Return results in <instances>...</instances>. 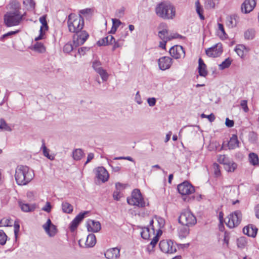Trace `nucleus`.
<instances>
[{
  "label": "nucleus",
  "mask_w": 259,
  "mask_h": 259,
  "mask_svg": "<svg viewBox=\"0 0 259 259\" xmlns=\"http://www.w3.org/2000/svg\"><path fill=\"white\" fill-rule=\"evenodd\" d=\"M34 176L33 170L27 166L18 165L15 170V178L19 185H25L29 183Z\"/></svg>",
  "instance_id": "1"
},
{
  "label": "nucleus",
  "mask_w": 259,
  "mask_h": 259,
  "mask_svg": "<svg viewBox=\"0 0 259 259\" xmlns=\"http://www.w3.org/2000/svg\"><path fill=\"white\" fill-rule=\"evenodd\" d=\"M155 13L159 17L163 19H173L176 16V9L170 2L164 1L156 6Z\"/></svg>",
  "instance_id": "2"
},
{
  "label": "nucleus",
  "mask_w": 259,
  "mask_h": 259,
  "mask_svg": "<svg viewBox=\"0 0 259 259\" xmlns=\"http://www.w3.org/2000/svg\"><path fill=\"white\" fill-rule=\"evenodd\" d=\"M67 24L70 32H77L83 28L84 19L81 15L76 16L74 14H71L68 16Z\"/></svg>",
  "instance_id": "3"
},
{
  "label": "nucleus",
  "mask_w": 259,
  "mask_h": 259,
  "mask_svg": "<svg viewBox=\"0 0 259 259\" xmlns=\"http://www.w3.org/2000/svg\"><path fill=\"white\" fill-rule=\"evenodd\" d=\"M24 15L21 13L8 12L4 16V22L7 27L19 25L24 18Z\"/></svg>",
  "instance_id": "4"
},
{
  "label": "nucleus",
  "mask_w": 259,
  "mask_h": 259,
  "mask_svg": "<svg viewBox=\"0 0 259 259\" xmlns=\"http://www.w3.org/2000/svg\"><path fill=\"white\" fill-rule=\"evenodd\" d=\"M179 222L183 226L191 227L196 223L197 220L195 216L190 211L184 210L179 216Z\"/></svg>",
  "instance_id": "5"
},
{
  "label": "nucleus",
  "mask_w": 259,
  "mask_h": 259,
  "mask_svg": "<svg viewBox=\"0 0 259 259\" xmlns=\"http://www.w3.org/2000/svg\"><path fill=\"white\" fill-rule=\"evenodd\" d=\"M127 202L131 205H135L139 207H144L146 206V202L144 201L139 189L133 190L131 198H127Z\"/></svg>",
  "instance_id": "6"
},
{
  "label": "nucleus",
  "mask_w": 259,
  "mask_h": 259,
  "mask_svg": "<svg viewBox=\"0 0 259 259\" xmlns=\"http://www.w3.org/2000/svg\"><path fill=\"white\" fill-rule=\"evenodd\" d=\"M226 224L230 228H233L237 227L240 223L242 219V213L237 210L230 214L226 219Z\"/></svg>",
  "instance_id": "7"
},
{
  "label": "nucleus",
  "mask_w": 259,
  "mask_h": 259,
  "mask_svg": "<svg viewBox=\"0 0 259 259\" xmlns=\"http://www.w3.org/2000/svg\"><path fill=\"white\" fill-rule=\"evenodd\" d=\"M159 246L160 250L166 253L171 254L177 251L176 246L171 240H161L159 242Z\"/></svg>",
  "instance_id": "8"
},
{
  "label": "nucleus",
  "mask_w": 259,
  "mask_h": 259,
  "mask_svg": "<svg viewBox=\"0 0 259 259\" xmlns=\"http://www.w3.org/2000/svg\"><path fill=\"white\" fill-rule=\"evenodd\" d=\"M74 33L73 37V44L75 48L83 45L89 36V34L84 30H80Z\"/></svg>",
  "instance_id": "9"
},
{
  "label": "nucleus",
  "mask_w": 259,
  "mask_h": 259,
  "mask_svg": "<svg viewBox=\"0 0 259 259\" xmlns=\"http://www.w3.org/2000/svg\"><path fill=\"white\" fill-rule=\"evenodd\" d=\"M178 190L182 195H189L193 193L195 189L188 182H184L178 186Z\"/></svg>",
  "instance_id": "10"
},
{
  "label": "nucleus",
  "mask_w": 259,
  "mask_h": 259,
  "mask_svg": "<svg viewBox=\"0 0 259 259\" xmlns=\"http://www.w3.org/2000/svg\"><path fill=\"white\" fill-rule=\"evenodd\" d=\"M205 52L208 57L213 58L219 57L223 52L222 45L221 43H218L206 50Z\"/></svg>",
  "instance_id": "11"
},
{
  "label": "nucleus",
  "mask_w": 259,
  "mask_h": 259,
  "mask_svg": "<svg viewBox=\"0 0 259 259\" xmlns=\"http://www.w3.org/2000/svg\"><path fill=\"white\" fill-rule=\"evenodd\" d=\"M169 54L171 56L176 59L184 58L185 56V52L181 46H175L169 50Z\"/></svg>",
  "instance_id": "12"
},
{
  "label": "nucleus",
  "mask_w": 259,
  "mask_h": 259,
  "mask_svg": "<svg viewBox=\"0 0 259 259\" xmlns=\"http://www.w3.org/2000/svg\"><path fill=\"white\" fill-rule=\"evenodd\" d=\"M42 228L50 237H54L57 232L56 226L52 223L50 219L42 225Z\"/></svg>",
  "instance_id": "13"
},
{
  "label": "nucleus",
  "mask_w": 259,
  "mask_h": 259,
  "mask_svg": "<svg viewBox=\"0 0 259 259\" xmlns=\"http://www.w3.org/2000/svg\"><path fill=\"white\" fill-rule=\"evenodd\" d=\"M88 213V211H84L79 213L71 222L70 225V230L71 232H73L77 228L79 223L83 219L85 215Z\"/></svg>",
  "instance_id": "14"
},
{
  "label": "nucleus",
  "mask_w": 259,
  "mask_h": 259,
  "mask_svg": "<svg viewBox=\"0 0 259 259\" xmlns=\"http://www.w3.org/2000/svg\"><path fill=\"white\" fill-rule=\"evenodd\" d=\"M104 255L107 259H119L120 249L118 247L110 248L105 252Z\"/></svg>",
  "instance_id": "15"
},
{
  "label": "nucleus",
  "mask_w": 259,
  "mask_h": 259,
  "mask_svg": "<svg viewBox=\"0 0 259 259\" xmlns=\"http://www.w3.org/2000/svg\"><path fill=\"white\" fill-rule=\"evenodd\" d=\"M172 64V59L169 57H162L158 59V65L162 70L170 68Z\"/></svg>",
  "instance_id": "16"
},
{
  "label": "nucleus",
  "mask_w": 259,
  "mask_h": 259,
  "mask_svg": "<svg viewBox=\"0 0 259 259\" xmlns=\"http://www.w3.org/2000/svg\"><path fill=\"white\" fill-rule=\"evenodd\" d=\"M256 5L255 0H245L241 5V11L244 13L250 12Z\"/></svg>",
  "instance_id": "17"
},
{
  "label": "nucleus",
  "mask_w": 259,
  "mask_h": 259,
  "mask_svg": "<svg viewBox=\"0 0 259 259\" xmlns=\"http://www.w3.org/2000/svg\"><path fill=\"white\" fill-rule=\"evenodd\" d=\"M96 176L98 179L102 181L103 182L107 181L109 178V174L106 169L101 166L99 167L96 170Z\"/></svg>",
  "instance_id": "18"
},
{
  "label": "nucleus",
  "mask_w": 259,
  "mask_h": 259,
  "mask_svg": "<svg viewBox=\"0 0 259 259\" xmlns=\"http://www.w3.org/2000/svg\"><path fill=\"white\" fill-rule=\"evenodd\" d=\"M87 228L89 231L98 232L101 229V226L99 222L90 220L87 222Z\"/></svg>",
  "instance_id": "19"
},
{
  "label": "nucleus",
  "mask_w": 259,
  "mask_h": 259,
  "mask_svg": "<svg viewBox=\"0 0 259 259\" xmlns=\"http://www.w3.org/2000/svg\"><path fill=\"white\" fill-rule=\"evenodd\" d=\"M257 232V229L253 225H249L243 229V232L248 236L255 237Z\"/></svg>",
  "instance_id": "20"
},
{
  "label": "nucleus",
  "mask_w": 259,
  "mask_h": 259,
  "mask_svg": "<svg viewBox=\"0 0 259 259\" xmlns=\"http://www.w3.org/2000/svg\"><path fill=\"white\" fill-rule=\"evenodd\" d=\"M7 9L10 10L9 12L13 13H21L20 4L16 0H12L7 6Z\"/></svg>",
  "instance_id": "21"
},
{
  "label": "nucleus",
  "mask_w": 259,
  "mask_h": 259,
  "mask_svg": "<svg viewBox=\"0 0 259 259\" xmlns=\"http://www.w3.org/2000/svg\"><path fill=\"white\" fill-rule=\"evenodd\" d=\"M198 72L199 75L205 77L207 75V71L206 70V66L204 64L203 61L201 59V58H199L198 60Z\"/></svg>",
  "instance_id": "22"
},
{
  "label": "nucleus",
  "mask_w": 259,
  "mask_h": 259,
  "mask_svg": "<svg viewBox=\"0 0 259 259\" xmlns=\"http://www.w3.org/2000/svg\"><path fill=\"white\" fill-rule=\"evenodd\" d=\"M228 146L229 149H234L239 146V141L236 135H233L230 138L228 143Z\"/></svg>",
  "instance_id": "23"
},
{
  "label": "nucleus",
  "mask_w": 259,
  "mask_h": 259,
  "mask_svg": "<svg viewBox=\"0 0 259 259\" xmlns=\"http://www.w3.org/2000/svg\"><path fill=\"white\" fill-rule=\"evenodd\" d=\"M96 243V236L93 234H89L87 238L86 241L85 243V246L87 247H92Z\"/></svg>",
  "instance_id": "24"
},
{
  "label": "nucleus",
  "mask_w": 259,
  "mask_h": 259,
  "mask_svg": "<svg viewBox=\"0 0 259 259\" xmlns=\"http://www.w3.org/2000/svg\"><path fill=\"white\" fill-rule=\"evenodd\" d=\"M18 203L21 210L24 212L32 211L35 208L34 205H30L29 204L25 203L21 201H19Z\"/></svg>",
  "instance_id": "25"
},
{
  "label": "nucleus",
  "mask_w": 259,
  "mask_h": 259,
  "mask_svg": "<svg viewBox=\"0 0 259 259\" xmlns=\"http://www.w3.org/2000/svg\"><path fill=\"white\" fill-rule=\"evenodd\" d=\"M244 50H245L246 52H248L249 49H248L245 46L243 45H237L235 49V51L236 52L238 55L241 58H242L244 55Z\"/></svg>",
  "instance_id": "26"
},
{
  "label": "nucleus",
  "mask_w": 259,
  "mask_h": 259,
  "mask_svg": "<svg viewBox=\"0 0 259 259\" xmlns=\"http://www.w3.org/2000/svg\"><path fill=\"white\" fill-rule=\"evenodd\" d=\"M189 227L183 226L180 228L178 230V235L180 238H186L189 233Z\"/></svg>",
  "instance_id": "27"
},
{
  "label": "nucleus",
  "mask_w": 259,
  "mask_h": 259,
  "mask_svg": "<svg viewBox=\"0 0 259 259\" xmlns=\"http://www.w3.org/2000/svg\"><path fill=\"white\" fill-rule=\"evenodd\" d=\"M83 155V151L81 149H76L72 152V156L75 160H80Z\"/></svg>",
  "instance_id": "28"
},
{
  "label": "nucleus",
  "mask_w": 259,
  "mask_h": 259,
  "mask_svg": "<svg viewBox=\"0 0 259 259\" xmlns=\"http://www.w3.org/2000/svg\"><path fill=\"white\" fill-rule=\"evenodd\" d=\"M237 166L236 163L230 160L225 165V168L228 172H233L236 169Z\"/></svg>",
  "instance_id": "29"
},
{
  "label": "nucleus",
  "mask_w": 259,
  "mask_h": 259,
  "mask_svg": "<svg viewBox=\"0 0 259 259\" xmlns=\"http://www.w3.org/2000/svg\"><path fill=\"white\" fill-rule=\"evenodd\" d=\"M62 210L64 212L70 213L73 211V206L67 202H63L62 203Z\"/></svg>",
  "instance_id": "30"
},
{
  "label": "nucleus",
  "mask_w": 259,
  "mask_h": 259,
  "mask_svg": "<svg viewBox=\"0 0 259 259\" xmlns=\"http://www.w3.org/2000/svg\"><path fill=\"white\" fill-rule=\"evenodd\" d=\"M0 129L2 131L11 132L12 128L10 125L8 124L4 119L1 118L0 119Z\"/></svg>",
  "instance_id": "31"
},
{
  "label": "nucleus",
  "mask_w": 259,
  "mask_h": 259,
  "mask_svg": "<svg viewBox=\"0 0 259 259\" xmlns=\"http://www.w3.org/2000/svg\"><path fill=\"white\" fill-rule=\"evenodd\" d=\"M227 25L231 28L236 26L237 24V21L235 16H231L227 17Z\"/></svg>",
  "instance_id": "32"
},
{
  "label": "nucleus",
  "mask_w": 259,
  "mask_h": 259,
  "mask_svg": "<svg viewBox=\"0 0 259 259\" xmlns=\"http://www.w3.org/2000/svg\"><path fill=\"white\" fill-rule=\"evenodd\" d=\"M96 72L101 76L103 81H106L107 80L109 77V74L106 70L104 69L103 68H101Z\"/></svg>",
  "instance_id": "33"
},
{
  "label": "nucleus",
  "mask_w": 259,
  "mask_h": 259,
  "mask_svg": "<svg viewBox=\"0 0 259 259\" xmlns=\"http://www.w3.org/2000/svg\"><path fill=\"white\" fill-rule=\"evenodd\" d=\"M249 162L252 165H255L258 164V157L257 154L254 153H251L249 154Z\"/></svg>",
  "instance_id": "34"
},
{
  "label": "nucleus",
  "mask_w": 259,
  "mask_h": 259,
  "mask_svg": "<svg viewBox=\"0 0 259 259\" xmlns=\"http://www.w3.org/2000/svg\"><path fill=\"white\" fill-rule=\"evenodd\" d=\"M167 30L166 29H163V30L159 31L158 36L162 40H165L167 39H171V36H167Z\"/></svg>",
  "instance_id": "35"
},
{
  "label": "nucleus",
  "mask_w": 259,
  "mask_h": 259,
  "mask_svg": "<svg viewBox=\"0 0 259 259\" xmlns=\"http://www.w3.org/2000/svg\"><path fill=\"white\" fill-rule=\"evenodd\" d=\"M41 148L42 149L43 154L45 156L51 160L54 159V156L49 154V150L46 146L44 142L42 143Z\"/></svg>",
  "instance_id": "36"
},
{
  "label": "nucleus",
  "mask_w": 259,
  "mask_h": 259,
  "mask_svg": "<svg viewBox=\"0 0 259 259\" xmlns=\"http://www.w3.org/2000/svg\"><path fill=\"white\" fill-rule=\"evenodd\" d=\"M141 235L143 239H148L150 237V229L148 227L143 228Z\"/></svg>",
  "instance_id": "37"
},
{
  "label": "nucleus",
  "mask_w": 259,
  "mask_h": 259,
  "mask_svg": "<svg viewBox=\"0 0 259 259\" xmlns=\"http://www.w3.org/2000/svg\"><path fill=\"white\" fill-rule=\"evenodd\" d=\"M33 48L34 51L39 52V53H43L45 51V47L40 42H36L33 47Z\"/></svg>",
  "instance_id": "38"
},
{
  "label": "nucleus",
  "mask_w": 259,
  "mask_h": 259,
  "mask_svg": "<svg viewBox=\"0 0 259 259\" xmlns=\"http://www.w3.org/2000/svg\"><path fill=\"white\" fill-rule=\"evenodd\" d=\"M231 60L230 58L226 59L221 64L219 65V69L223 70L228 68L231 64Z\"/></svg>",
  "instance_id": "39"
},
{
  "label": "nucleus",
  "mask_w": 259,
  "mask_h": 259,
  "mask_svg": "<svg viewBox=\"0 0 259 259\" xmlns=\"http://www.w3.org/2000/svg\"><path fill=\"white\" fill-rule=\"evenodd\" d=\"M255 35V31L253 29H248L244 33V37L247 39H252Z\"/></svg>",
  "instance_id": "40"
},
{
  "label": "nucleus",
  "mask_w": 259,
  "mask_h": 259,
  "mask_svg": "<svg viewBox=\"0 0 259 259\" xmlns=\"http://www.w3.org/2000/svg\"><path fill=\"white\" fill-rule=\"evenodd\" d=\"M195 6L196 8V12L199 15L200 18L202 20L204 19L203 15H202L203 9L201 7L199 1H197L195 2Z\"/></svg>",
  "instance_id": "41"
},
{
  "label": "nucleus",
  "mask_w": 259,
  "mask_h": 259,
  "mask_svg": "<svg viewBox=\"0 0 259 259\" xmlns=\"http://www.w3.org/2000/svg\"><path fill=\"white\" fill-rule=\"evenodd\" d=\"M23 4L28 7V10H34L35 8V3L33 0H25Z\"/></svg>",
  "instance_id": "42"
},
{
  "label": "nucleus",
  "mask_w": 259,
  "mask_h": 259,
  "mask_svg": "<svg viewBox=\"0 0 259 259\" xmlns=\"http://www.w3.org/2000/svg\"><path fill=\"white\" fill-rule=\"evenodd\" d=\"M92 67L94 69V70L97 72L101 68H103L102 67V63L100 61L98 60H94L92 62Z\"/></svg>",
  "instance_id": "43"
},
{
  "label": "nucleus",
  "mask_w": 259,
  "mask_h": 259,
  "mask_svg": "<svg viewBox=\"0 0 259 259\" xmlns=\"http://www.w3.org/2000/svg\"><path fill=\"white\" fill-rule=\"evenodd\" d=\"M230 160L225 155H220L218 156V161L219 163L223 164L224 166Z\"/></svg>",
  "instance_id": "44"
},
{
  "label": "nucleus",
  "mask_w": 259,
  "mask_h": 259,
  "mask_svg": "<svg viewBox=\"0 0 259 259\" xmlns=\"http://www.w3.org/2000/svg\"><path fill=\"white\" fill-rule=\"evenodd\" d=\"M7 240V236L3 230H0V244L2 245L5 244Z\"/></svg>",
  "instance_id": "45"
},
{
  "label": "nucleus",
  "mask_w": 259,
  "mask_h": 259,
  "mask_svg": "<svg viewBox=\"0 0 259 259\" xmlns=\"http://www.w3.org/2000/svg\"><path fill=\"white\" fill-rule=\"evenodd\" d=\"M74 47V44L72 45L71 43H67L64 46L63 51L65 53H69L73 50Z\"/></svg>",
  "instance_id": "46"
},
{
  "label": "nucleus",
  "mask_w": 259,
  "mask_h": 259,
  "mask_svg": "<svg viewBox=\"0 0 259 259\" xmlns=\"http://www.w3.org/2000/svg\"><path fill=\"white\" fill-rule=\"evenodd\" d=\"M220 0H208L206 2V7L208 8H214L215 6L219 4Z\"/></svg>",
  "instance_id": "47"
},
{
  "label": "nucleus",
  "mask_w": 259,
  "mask_h": 259,
  "mask_svg": "<svg viewBox=\"0 0 259 259\" xmlns=\"http://www.w3.org/2000/svg\"><path fill=\"white\" fill-rule=\"evenodd\" d=\"M155 219L157 222L158 224V228L160 230L161 228L164 227L165 224V221L163 218L157 216L155 217Z\"/></svg>",
  "instance_id": "48"
},
{
  "label": "nucleus",
  "mask_w": 259,
  "mask_h": 259,
  "mask_svg": "<svg viewBox=\"0 0 259 259\" xmlns=\"http://www.w3.org/2000/svg\"><path fill=\"white\" fill-rule=\"evenodd\" d=\"M123 39H121V38L119 39L117 41L115 40V42H113L114 45L112 48L113 51L118 48L121 47L123 46Z\"/></svg>",
  "instance_id": "49"
},
{
  "label": "nucleus",
  "mask_w": 259,
  "mask_h": 259,
  "mask_svg": "<svg viewBox=\"0 0 259 259\" xmlns=\"http://www.w3.org/2000/svg\"><path fill=\"white\" fill-rule=\"evenodd\" d=\"M213 169L215 176L219 177L221 174L220 165L218 163H214L213 164Z\"/></svg>",
  "instance_id": "50"
},
{
  "label": "nucleus",
  "mask_w": 259,
  "mask_h": 259,
  "mask_svg": "<svg viewBox=\"0 0 259 259\" xmlns=\"http://www.w3.org/2000/svg\"><path fill=\"white\" fill-rule=\"evenodd\" d=\"M246 243L247 242L244 237H241L237 240V244L239 247H244Z\"/></svg>",
  "instance_id": "51"
},
{
  "label": "nucleus",
  "mask_w": 259,
  "mask_h": 259,
  "mask_svg": "<svg viewBox=\"0 0 259 259\" xmlns=\"http://www.w3.org/2000/svg\"><path fill=\"white\" fill-rule=\"evenodd\" d=\"M90 48L88 47H81L78 49V54L80 56H83L85 54L86 52L89 51Z\"/></svg>",
  "instance_id": "52"
},
{
  "label": "nucleus",
  "mask_w": 259,
  "mask_h": 259,
  "mask_svg": "<svg viewBox=\"0 0 259 259\" xmlns=\"http://www.w3.org/2000/svg\"><path fill=\"white\" fill-rule=\"evenodd\" d=\"M10 221L8 219H3L0 221V227L9 226Z\"/></svg>",
  "instance_id": "53"
},
{
  "label": "nucleus",
  "mask_w": 259,
  "mask_h": 259,
  "mask_svg": "<svg viewBox=\"0 0 259 259\" xmlns=\"http://www.w3.org/2000/svg\"><path fill=\"white\" fill-rule=\"evenodd\" d=\"M18 32V31H10V32H9L4 35H3L1 37H0V40L1 41H4V39L7 38V37L9 36H11L12 35H14V34H16L17 32Z\"/></svg>",
  "instance_id": "54"
},
{
  "label": "nucleus",
  "mask_w": 259,
  "mask_h": 259,
  "mask_svg": "<svg viewBox=\"0 0 259 259\" xmlns=\"http://www.w3.org/2000/svg\"><path fill=\"white\" fill-rule=\"evenodd\" d=\"M240 105L245 112H247L249 110L247 106V102L246 100H242Z\"/></svg>",
  "instance_id": "55"
},
{
  "label": "nucleus",
  "mask_w": 259,
  "mask_h": 259,
  "mask_svg": "<svg viewBox=\"0 0 259 259\" xmlns=\"http://www.w3.org/2000/svg\"><path fill=\"white\" fill-rule=\"evenodd\" d=\"M201 117L203 118H207L210 122H213L215 119V116L213 114L211 113L208 115H206L204 114H201Z\"/></svg>",
  "instance_id": "56"
},
{
  "label": "nucleus",
  "mask_w": 259,
  "mask_h": 259,
  "mask_svg": "<svg viewBox=\"0 0 259 259\" xmlns=\"http://www.w3.org/2000/svg\"><path fill=\"white\" fill-rule=\"evenodd\" d=\"M159 240V236L158 235V234L154 237L152 241L150 243V245H151L152 248L154 247L156 244H157V242Z\"/></svg>",
  "instance_id": "57"
},
{
  "label": "nucleus",
  "mask_w": 259,
  "mask_h": 259,
  "mask_svg": "<svg viewBox=\"0 0 259 259\" xmlns=\"http://www.w3.org/2000/svg\"><path fill=\"white\" fill-rule=\"evenodd\" d=\"M97 44L99 46H106L108 45V40L104 37L97 42Z\"/></svg>",
  "instance_id": "58"
},
{
  "label": "nucleus",
  "mask_w": 259,
  "mask_h": 259,
  "mask_svg": "<svg viewBox=\"0 0 259 259\" xmlns=\"http://www.w3.org/2000/svg\"><path fill=\"white\" fill-rule=\"evenodd\" d=\"M156 99L155 98H149L147 99V102L149 106L153 107L156 104Z\"/></svg>",
  "instance_id": "59"
},
{
  "label": "nucleus",
  "mask_w": 259,
  "mask_h": 259,
  "mask_svg": "<svg viewBox=\"0 0 259 259\" xmlns=\"http://www.w3.org/2000/svg\"><path fill=\"white\" fill-rule=\"evenodd\" d=\"M52 208V206L49 202H47L45 206L42 208V210L47 212H50Z\"/></svg>",
  "instance_id": "60"
},
{
  "label": "nucleus",
  "mask_w": 259,
  "mask_h": 259,
  "mask_svg": "<svg viewBox=\"0 0 259 259\" xmlns=\"http://www.w3.org/2000/svg\"><path fill=\"white\" fill-rule=\"evenodd\" d=\"M225 124L228 127H232L234 126V122L233 120H230L228 118H227L226 119Z\"/></svg>",
  "instance_id": "61"
},
{
  "label": "nucleus",
  "mask_w": 259,
  "mask_h": 259,
  "mask_svg": "<svg viewBox=\"0 0 259 259\" xmlns=\"http://www.w3.org/2000/svg\"><path fill=\"white\" fill-rule=\"evenodd\" d=\"M112 26L116 27L117 28L119 26V25L121 24V22L117 19H112Z\"/></svg>",
  "instance_id": "62"
},
{
  "label": "nucleus",
  "mask_w": 259,
  "mask_h": 259,
  "mask_svg": "<svg viewBox=\"0 0 259 259\" xmlns=\"http://www.w3.org/2000/svg\"><path fill=\"white\" fill-rule=\"evenodd\" d=\"M106 39L108 40V45L113 44V42H115V39L114 37L111 35H109L106 37Z\"/></svg>",
  "instance_id": "63"
},
{
  "label": "nucleus",
  "mask_w": 259,
  "mask_h": 259,
  "mask_svg": "<svg viewBox=\"0 0 259 259\" xmlns=\"http://www.w3.org/2000/svg\"><path fill=\"white\" fill-rule=\"evenodd\" d=\"M135 101L138 104H141L142 103V101L139 91H138L136 94Z\"/></svg>",
  "instance_id": "64"
}]
</instances>
